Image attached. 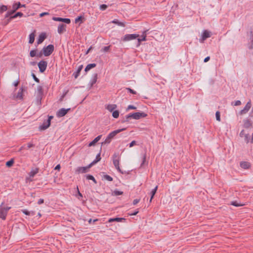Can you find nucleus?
I'll return each mask as SVG.
<instances>
[{
    "instance_id": "63",
    "label": "nucleus",
    "mask_w": 253,
    "mask_h": 253,
    "mask_svg": "<svg viewBox=\"0 0 253 253\" xmlns=\"http://www.w3.org/2000/svg\"><path fill=\"white\" fill-rule=\"evenodd\" d=\"M138 213V210H136L134 212L130 213L129 214L131 215H135Z\"/></svg>"
},
{
    "instance_id": "59",
    "label": "nucleus",
    "mask_w": 253,
    "mask_h": 253,
    "mask_svg": "<svg viewBox=\"0 0 253 253\" xmlns=\"http://www.w3.org/2000/svg\"><path fill=\"white\" fill-rule=\"evenodd\" d=\"M241 104V102L240 100H237L234 103V105L239 106Z\"/></svg>"
},
{
    "instance_id": "11",
    "label": "nucleus",
    "mask_w": 253,
    "mask_h": 253,
    "mask_svg": "<svg viewBox=\"0 0 253 253\" xmlns=\"http://www.w3.org/2000/svg\"><path fill=\"white\" fill-rule=\"evenodd\" d=\"M23 16V13L21 12H18L14 14H12L9 16L7 19V23H9L11 20L17 18V17H21Z\"/></svg>"
},
{
    "instance_id": "28",
    "label": "nucleus",
    "mask_w": 253,
    "mask_h": 253,
    "mask_svg": "<svg viewBox=\"0 0 253 253\" xmlns=\"http://www.w3.org/2000/svg\"><path fill=\"white\" fill-rule=\"evenodd\" d=\"M43 95L36 94V103L38 105L41 104V101L43 97Z\"/></svg>"
},
{
    "instance_id": "44",
    "label": "nucleus",
    "mask_w": 253,
    "mask_h": 253,
    "mask_svg": "<svg viewBox=\"0 0 253 253\" xmlns=\"http://www.w3.org/2000/svg\"><path fill=\"white\" fill-rule=\"evenodd\" d=\"M108 8V5L105 4H102L100 5L99 9L101 11L105 10Z\"/></svg>"
},
{
    "instance_id": "37",
    "label": "nucleus",
    "mask_w": 253,
    "mask_h": 253,
    "mask_svg": "<svg viewBox=\"0 0 253 253\" xmlns=\"http://www.w3.org/2000/svg\"><path fill=\"white\" fill-rule=\"evenodd\" d=\"M63 117V108L60 109L56 113V117L61 118Z\"/></svg>"
},
{
    "instance_id": "60",
    "label": "nucleus",
    "mask_w": 253,
    "mask_h": 253,
    "mask_svg": "<svg viewBox=\"0 0 253 253\" xmlns=\"http://www.w3.org/2000/svg\"><path fill=\"white\" fill-rule=\"evenodd\" d=\"M130 119H135L134 113L128 114Z\"/></svg>"
},
{
    "instance_id": "54",
    "label": "nucleus",
    "mask_w": 253,
    "mask_h": 253,
    "mask_svg": "<svg viewBox=\"0 0 253 253\" xmlns=\"http://www.w3.org/2000/svg\"><path fill=\"white\" fill-rule=\"evenodd\" d=\"M22 211L25 215H29L30 214V211H28L27 210H22Z\"/></svg>"
},
{
    "instance_id": "9",
    "label": "nucleus",
    "mask_w": 253,
    "mask_h": 253,
    "mask_svg": "<svg viewBox=\"0 0 253 253\" xmlns=\"http://www.w3.org/2000/svg\"><path fill=\"white\" fill-rule=\"evenodd\" d=\"M93 166L91 165V163H90L88 166L86 167H78L77 168V171L79 173H85L88 171L89 169L92 167Z\"/></svg>"
},
{
    "instance_id": "51",
    "label": "nucleus",
    "mask_w": 253,
    "mask_h": 253,
    "mask_svg": "<svg viewBox=\"0 0 253 253\" xmlns=\"http://www.w3.org/2000/svg\"><path fill=\"white\" fill-rule=\"evenodd\" d=\"M136 109V107L132 105H129L127 106V108L126 109V111H128L129 110H135Z\"/></svg>"
},
{
    "instance_id": "62",
    "label": "nucleus",
    "mask_w": 253,
    "mask_h": 253,
    "mask_svg": "<svg viewBox=\"0 0 253 253\" xmlns=\"http://www.w3.org/2000/svg\"><path fill=\"white\" fill-rule=\"evenodd\" d=\"M93 49L92 46H90L88 49L86 51L85 54H87Z\"/></svg>"
},
{
    "instance_id": "40",
    "label": "nucleus",
    "mask_w": 253,
    "mask_h": 253,
    "mask_svg": "<svg viewBox=\"0 0 253 253\" xmlns=\"http://www.w3.org/2000/svg\"><path fill=\"white\" fill-rule=\"evenodd\" d=\"M130 120V119L129 118V115L127 114L124 117V118L122 120L121 122L122 123L128 122Z\"/></svg>"
},
{
    "instance_id": "50",
    "label": "nucleus",
    "mask_w": 253,
    "mask_h": 253,
    "mask_svg": "<svg viewBox=\"0 0 253 253\" xmlns=\"http://www.w3.org/2000/svg\"><path fill=\"white\" fill-rule=\"evenodd\" d=\"M110 46H106L103 47L102 48L101 50L103 52H108L110 50Z\"/></svg>"
},
{
    "instance_id": "46",
    "label": "nucleus",
    "mask_w": 253,
    "mask_h": 253,
    "mask_svg": "<svg viewBox=\"0 0 253 253\" xmlns=\"http://www.w3.org/2000/svg\"><path fill=\"white\" fill-rule=\"evenodd\" d=\"M37 49L32 50L30 52V55L32 57H34L36 56Z\"/></svg>"
},
{
    "instance_id": "43",
    "label": "nucleus",
    "mask_w": 253,
    "mask_h": 253,
    "mask_svg": "<svg viewBox=\"0 0 253 253\" xmlns=\"http://www.w3.org/2000/svg\"><path fill=\"white\" fill-rule=\"evenodd\" d=\"M63 32V23H61L58 26V32L61 34Z\"/></svg>"
},
{
    "instance_id": "57",
    "label": "nucleus",
    "mask_w": 253,
    "mask_h": 253,
    "mask_svg": "<svg viewBox=\"0 0 253 253\" xmlns=\"http://www.w3.org/2000/svg\"><path fill=\"white\" fill-rule=\"evenodd\" d=\"M97 221H98V219H95L92 220V219L90 218L88 220V223L89 224L94 223L95 222H96Z\"/></svg>"
},
{
    "instance_id": "39",
    "label": "nucleus",
    "mask_w": 253,
    "mask_h": 253,
    "mask_svg": "<svg viewBox=\"0 0 253 253\" xmlns=\"http://www.w3.org/2000/svg\"><path fill=\"white\" fill-rule=\"evenodd\" d=\"M112 113V116L114 118L117 119L119 117V114H120V112L119 110H114Z\"/></svg>"
},
{
    "instance_id": "1",
    "label": "nucleus",
    "mask_w": 253,
    "mask_h": 253,
    "mask_svg": "<svg viewBox=\"0 0 253 253\" xmlns=\"http://www.w3.org/2000/svg\"><path fill=\"white\" fill-rule=\"evenodd\" d=\"M126 128H123L121 129H118L115 130H114L110 132L107 136L105 140L101 143V145H105V144H109L112 139L119 133L126 130Z\"/></svg>"
},
{
    "instance_id": "53",
    "label": "nucleus",
    "mask_w": 253,
    "mask_h": 253,
    "mask_svg": "<svg viewBox=\"0 0 253 253\" xmlns=\"http://www.w3.org/2000/svg\"><path fill=\"white\" fill-rule=\"evenodd\" d=\"M32 76L35 82H36L37 83H40V80L36 77V76L34 73L32 74Z\"/></svg>"
},
{
    "instance_id": "2",
    "label": "nucleus",
    "mask_w": 253,
    "mask_h": 253,
    "mask_svg": "<svg viewBox=\"0 0 253 253\" xmlns=\"http://www.w3.org/2000/svg\"><path fill=\"white\" fill-rule=\"evenodd\" d=\"M21 7H26L25 4H22L20 2H15L12 5V10L8 11L5 15V18H8L11 15L14 14L16 10Z\"/></svg>"
},
{
    "instance_id": "42",
    "label": "nucleus",
    "mask_w": 253,
    "mask_h": 253,
    "mask_svg": "<svg viewBox=\"0 0 253 253\" xmlns=\"http://www.w3.org/2000/svg\"><path fill=\"white\" fill-rule=\"evenodd\" d=\"M123 194V192L115 189L113 192V195L115 196H120Z\"/></svg>"
},
{
    "instance_id": "12",
    "label": "nucleus",
    "mask_w": 253,
    "mask_h": 253,
    "mask_svg": "<svg viewBox=\"0 0 253 253\" xmlns=\"http://www.w3.org/2000/svg\"><path fill=\"white\" fill-rule=\"evenodd\" d=\"M98 74L97 73L93 74L92 78L88 84L89 88H91L97 82Z\"/></svg>"
},
{
    "instance_id": "35",
    "label": "nucleus",
    "mask_w": 253,
    "mask_h": 253,
    "mask_svg": "<svg viewBox=\"0 0 253 253\" xmlns=\"http://www.w3.org/2000/svg\"><path fill=\"white\" fill-rule=\"evenodd\" d=\"M37 94L43 95V87L42 85L37 86Z\"/></svg>"
},
{
    "instance_id": "33",
    "label": "nucleus",
    "mask_w": 253,
    "mask_h": 253,
    "mask_svg": "<svg viewBox=\"0 0 253 253\" xmlns=\"http://www.w3.org/2000/svg\"><path fill=\"white\" fill-rule=\"evenodd\" d=\"M230 205H232L233 206L236 207H241V206H243L244 205V204L239 203L237 201H233L231 202Z\"/></svg>"
},
{
    "instance_id": "5",
    "label": "nucleus",
    "mask_w": 253,
    "mask_h": 253,
    "mask_svg": "<svg viewBox=\"0 0 253 253\" xmlns=\"http://www.w3.org/2000/svg\"><path fill=\"white\" fill-rule=\"evenodd\" d=\"M54 50V45L53 44H49L46 46L43 47L42 48L43 54L45 56H49Z\"/></svg>"
},
{
    "instance_id": "8",
    "label": "nucleus",
    "mask_w": 253,
    "mask_h": 253,
    "mask_svg": "<svg viewBox=\"0 0 253 253\" xmlns=\"http://www.w3.org/2000/svg\"><path fill=\"white\" fill-rule=\"evenodd\" d=\"M38 65L39 68L40 72L43 73L46 69L47 63L45 61L42 60L38 63Z\"/></svg>"
},
{
    "instance_id": "34",
    "label": "nucleus",
    "mask_w": 253,
    "mask_h": 253,
    "mask_svg": "<svg viewBox=\"0 0 253 253\" xmlns=\"http://www.w3.org/2000/svg\"><path fill=\"white\" fill-rule=\"evenodd\" d=\"M85 177L86 179L92 180L94 183H97V181L93 175L88 174L85 175Z\"/></svg>"
},
{
    "instance_id": "10",
    "label": "nucleus",
    "mask_w": 253,
    "mask_h": 253,
    "mask_svg": "<svg viewBox=\"0 0 253 253\" xmlns=\"http://www.w3.org/2000/svg\"><path fill=\"white\" fill-rule=\"evenodd\" d=\"M250 42L248 44V48L249 50V53H252L253 55V32L251 31L250 32Z\"/></svg>"
},
{
    "instance_id": "17",
    "label": "nucleus",
    "mask_w": 253,
    "mask_h": 253,
    "mask_svg": "<svg viewBox=\"0 0 253 253\" xmlns=\"http://www.w3.org/2000/svg\"><path fill=\"white\" fill-rule=\"evenodd\" d=\"M102 137V135H99L97 136L96 137H95L92 141L89 142L88 144V146H94L96 143H97L101 139Z\"/></svg>"
},
{
    "instance_id": "38",
    "label": "nucleus",
    "mask_w": 253,
    "mask_h": 253,
    "mask_svg": "<svg viewBox=\"0 0 253 253\" xmlns=\"http://www.w3.org/2000/svg\"><path fill=\"white\" fill-rule=\"evenodd\" d=\"M77 193L75 195L76 197L79 199L81 200V198H83V194L80 192L78 187H77Z\"/></svg>"
},
{
    "instance_id": "13",
    "label": "nucleus",
    "mask_w": 253,
    "mask_h": 253,
    "mask_svg": "<svg viewBox=\"0 0 253 253\" xmlns=\"http://www.w3.org/2000/svg\"><path fill=\"white\" fill-rule=\"evenodd\" d=\"M134 116L135 120H139L141 118L147 117V114L143 112H135Z\"/></svg>"
},
{
    "instance_id": "22",
    "label": "nucleus",
    "mask_w": 253,
    "mask_h": 253,
    "mask_svg": "<svg viewBox=\"0 0 253 253\" xmlns=\"http://www.w3.org/2000/svg\"><path fill=\"white\" fill-rule=\"evenodd\" d=\"M84 20V18L83 16L80 15L75 18V23L77 24L79 23V25L83 23Z\"/></svg>"
},
{
    "instance_id": "23",
    "label": "nucleus",
    "mask_w": 253,
    "mask_h": 253,
    "mask_svg": "<svg viewBox=\"0 0 253 253\" xmlns=\"http://www.w3.org/2000/svg\"><path fill=\"white\" fill-rule=\"evenodd\" d=\"M158 190V186H156L154 189L152 190L150 192V199L149 200V203H151L152 199L154 198L155 195L156 194L157 191Z\"/></svg>"
},
{
    "instance_id": "48",
    "label": "nucleus",
    "mask_w": 253,
    "mask_h": 253,
    "mask_svg": "<svg viewBox=\"0 0 253 253\" xmlns=\"http://www.w3.org/2000/svg\"><path fill=\"white\" fill-rule=\"evenodd\" d=\"M215 118L217 121H220V114L219 111H216L215 113Z\"/></svg>"
},
{
    "instance_id": "36",
    "label": "nucleus",
    "mask_w": 253,
    "mask_h": 253,
    "mask_svg": "<svg viewBox=\"0 0 253 253\" xmlns=\"http://www.w3.org/2000/svg\"><path fill=\"white\" fill-rule=\"evenodd\" d=\"M14 163V159H11L9 161L6 162L5 166L8 168H10L13 165Z\"/></svg>"
},
{
    "instance_id": "26",
    "label": "nucleus",
    "mask_w": 253,
    "mask_h": 253,
    "mask_svg": "<svg viewBox=\"0 0 253 253\" xmlns=\"http://www.w3.org/2000/svg\"><path fill=\"white\" fill-rule=\"evenodd\" d=\"M147 163H146V153L145 152L142 154V161L140 164V167H143L145 165H147Z\"/></svg>"
},
{
    "instance_id": "16",
    "label": "nucleus",
    "mask_w": 253,
    "mask_h": 253,
    "mask_svg": "<svg viewBox=\"0 0 253 253\" xmlns=\"http://www.w3.org/2000/svg\"><path fill=\"white\" fill-rule=\"evenodd\" d=\"M50 125V123L49 121H44L42 124L39 126V129L41 130H43L47 129Z\"/></svg>"
},
{
    "instance_id": "6",
    "label": "nucleus",
    "mask_w": 253,
    "mask_h": 253,
    "mask_svg": "<svg viewBox=\"0 0 253 253\" xmlns=\"http://www.w3.org/2000/svg\"><path fill=\"white\" fill-rule=\"evenodd\" d=\"M3 203L0 205V218L5 219L8 210L11 208L9 207H2Z\"/></svg>"
},
{
    "instance_id": "41",
    "label": "nucleus",
    "mask_w": 253,
    "mask_h": 253,
    "mask_svg": "<svg viewBox=\"0 0 253 253\" xmlns=\"http://www.w3.org/2000/svg\"><path fill=\"white\" fill-rule=\"evenodd\" d=\"M7 10V6L5 5H2L0 6V13H2Z\"/></svg>"
},
{
    "instance_id": "4",
    "label": "nucleus",
    "mask_w": 253,
    "mask_h": 253,
    "mask_svg": "<svg viewBox=\"0 0 253 253\" xmlns=\"http://www.w3.org/2000/svg\"><path fill=\"white\" fill-rule=\"evenodd\" d=\"M139 37V35L136 34H126L121 38V41L124 42H128L135 40Z\"/></svg>"
},
{
    "instance_id": "29",
    "label": "nucleus",
    "mask_w": 253,
    "mask_h": 253,
    "mask_svg": "<svg viewBox=\"0 0 253 253\" xmlns=\"http://www.w3.org/2000/svg\"><path fill=\"white\" fill-rule=\"evenodd\" d=\"M111 23L117 24L119 26L125 27V23L119 21L118 19H115L113 21H112Z\"/></svg>"
},
{
    "instance_id": "3",
    "label": "nucleus",
    "mask_w": 253,
    "mask_h": 253,
    "mask_svg": "<svg viewBox=\"0 0 253 253\" xmlns=\"http://www.w3.org/2000/svg\"><path fill=\"white\" fill-rule=\"evenodd\" d=\"M113 164L116 168V169L118 170L119 172L122 174H126L128 173V172H126V171H123L119 167V153H115L113 155Z\"/></svg>"
},
{
    "instance_id": "25",
    "label": "nucleus",
    "mask_w": 253,
    "mask_h": 253,
    "mask_svg": "<svg viewBox=\"0 0 253 253\" xmlns=\"http://www.w3.org/2000/svg\"><path fill=\"white\" fill-rule=\"evenodd\" d=\"M101 158L100 157V152L97 154L96 156L95 160H94L91 163V165L92 166L94 165L96 163H97L98 162H99L101 160Z\"/></svg>"
},
{
    "instance_id": "58",
    "label": "nucleus",
    "mask_w": 253,
    "mask_h": 253,
    "mask_svg": "<svg viewBox=\"0 0 253 253\" xmlns=\"http://www.w3.org/2000/svg\"><path fill=\"white\" fill-rule=\"evenodd\" d=\"M140 201V199H134L133 201V205H136L137 203H138Z\"/></svg>"
},
{
    "instance_id": "21",
    "label": "nucleus",
    "mask_w": 253,
    "mask_h": 253,
    "mask_svg": "<svg viewBox=\"0 0 253 253\" xmlns=\"http://www.w3.org/2000/svg\"><path fill=\"white\" fill-rule=\"evenodd\" d=\"M39 168H33L31 169V171L29 172V175L30 177H34L35 175L39 172Z\"/></svg>"
},
{
    "instance_id": "15",
    "label": "nucleus",
    "mask_w": 253,
    "mask_h": 253,
    "mask_svg": "<svg viewBox=\"0 0 253 253\" xmlns=\"http://www.w3.org/2000/svg\"><path fill=\"white\" fill-rule=\"evenodd\" d=\"M46 34L45 33H42L39 36V38L37 41V43L38 44L42 43L44 40L46 38Z\"/></svg>"
},
{
    "instance_id": "61",
    "label": "nucleus",
    "mask_w": 253,
    "mask_h": 253,
    "mask_svg": "<svg viewBox=\"0 0 253 253\" xmlns=\"http://www.w3.org/2000/svg\"><path fill=\"white\" fill-rule=\"evenodd\" d=\"M17 98H22V92H18L17 95Z\"/></svg>"
},
{
    "instance_id": "55",
    "label": "nucleus",
    "mask_w": 253,
    "mask_h": 253,
    "mask_svg": "<svg viewBox=\"0 0 253 253\" xmlns=\"http://www.w3.org/2000/svg\"><path fill=\"white\" fill-rule=\"evenodd\" d=\"M136 144V141H135V140H133L129 144V147H133V146H134Z\"/></svg>"
},
{
    "instance_id": "31",
    "label": "nucleus",
    "mask_w": 253,
    "mask_h": 253,
    "mask_svg": "<svg viewBox=\"0 0 253 253\" xmlns=\"http://www.w3.org/2000/svg\"><path fill=\"white\" fill-rule=\"evenodd\" d=\"M252 126V123L249 119L244 120V127L245 128H249Z\"/></svg>"
},
{
    "instance_id": "18",
    "label": "nucleus",
    "mask_w": 253,
    "mask_h": 253,
    "mask_svg": "<svg viewBox=\"0 0 253 253\" xmlns=\"http://www.w3.org/2000/svg\"><path fill=\"white\" fill-rule=\"evenodd\" d=\"M83 68V65H80L78 67L77 70L73 73V76H74L75 79H77L79 76L80 73H81V71L82 70Z\"/></svg>"
},
{
    "instance_id": "64",
    "label": "nucleus",
    "mask_w": 253,
    "mask_h": 253,
    "mask_svg": "<svg viewBox=\"0 0 253 253\" xmlns=\"http://www.w3.org/2000/svg\"><path fill=\"white\" fill-rule=\"evenodd\" d=\"M44 202V200L43 199H40L39 201H38V204L39 205H41L42 204H43Z\"/></svg>"
},
{
    "instance_id": "49",
    "label": "nucleus",
    "mask_w": 253,
    "mask_h": 253,
    "mask_svg": "<svg viewBox=\"0 0 253 253\" xmlns=\"http://www.w3.org/2000/svg\"><path fill=\"white\" fill-rule=\"evenodd\" d=\"M126 89L130 93L132 94H136V92L133 89L129 88V87H126Z\"/></svg>"
},
{
    "instance_id": "27",
    "label": "nucleus",
    "mask_w": 253,
    "mask_h": 253,
    "mask_svg": "<svg viewBox=\"0 0 253 253\" xmlns=\"http://www.w3.org/2000/svg\"><path fill=\"white\" fill-rule=\"evenodd\" d=\"M117 107V105L116 104H109L107 105L106 108L110 112H112L115 110Z\"/></svg>"
},
{
    "instance_id": "47",
    "label": "nucleus",
    "mask_w": 253,
    "mask_h": 253,
    "mask_svg": "<svg viewBox=\"0 0 253 253\" xmlns=\"http://www.w3.org/2000/svg\"><path fill=\"white\" fill-rule=\"evenodd\" d=\"M52 19L54 21H60V22H63V18H62V17H53Z\"/></svg>"
},
{
    "instance_id": "52",
    "label": "nucleus",
    "mask_w": 253,
    "mask_h": 253,
    "mask_svg": "<svg viewBox=\"0 0 253 253\" xmlns=\"http://www.w3.org/2000/svg\"><path fill=\"white\" fill-rule=\"evenodd\" d=\"M245 142L248 143L249 142L250 140V135L249 134H246L245 135Z\"/></svg>"
},
{
    "instance_id": "14",
    "label": "nucleus",
    "mask_w": 253,
    "mask_h": 253,
    "mask_svg": "<svg viewBox=\"0 0 253 253\" xmlns=\"http://www.w3.org/2000/svg\"><path fill=\"white\" fill-rule=\"evenodd\" d=\"M251 101H250L246 104V106L244 107L243 109L240 111V114L241 115L246 114L251 108Z\"/></svg>"
},
{
    "instance_id": "24",
    "label": "nucleus",
    "mask_w": 253,
    "mask_h": 253,
    "mask_svg": "<svg viewBox=\"0 0 253 253\" xmlns=\"http://www.w3.org/2000/svg\"><path fill=\"white\" fill-rule=\"evenodd\" d=\"M96 66V64L95 63H90L85 67L84 69V71L85 73L88 72L89 70H90L91 69L95 67Z\"/></svg>"
},
{
    "instance_id": "19",
    "label": "nucleus",
    "mask_w": 253,
    "mask_h": 253,
    "mask_svg": "<svg viewBox=\"0 0 253 253\" xmlns=\"http://www.w3.org/2000/svg\"><path fill=\"white\" fill-rule=\"evenodd\" d=\"M240 167L245 169H248L251 167V164L248 162L243 161L240 163Z\"/></svg>"
},
{
    "instance_id": "45",
    "label": "nucleus",
    "mask_w": 253,
    "mask_h": 253,
    "mask_svg": "<svg viewBox=\"0 0 253 253\" xmlns=\"http://www.w3.org/2000/svg\"><path fill=\"white\" fill-rule=\"evenodd\" d=\"M103 177L105 180H107L109 181H112L113 180V178L108 174L104 175Z\"/></svg>"
},
{
    "instance_id": "56",
    "label": "nucleus",
    "mask_w": 253,
    "mask_h": 253,
    "mask_svg": "<svg viewBox=\"0 0 253 253\" xmlns=\"http://www.w3.org/2000/svg\"><path fill=\"white\" fill-rule=\"evenodd\" d=\"M71 22V20L68 18H64V23L65 24H70Z\"/></svg>"
},
{
    "instance_id": "20",
    "label": "nucleus",
    "mask_w": 253,
    "mask_h": 253,
    "mask_svg": "<svg viewBox=\"0 0 253 253\" xmlns=\"http://www.w3.org/2000/svg\"><path fill=\"white\" fill-rule=\"evenodd\" d=\"M126 219L123 217H115V218H110L108 220V222H122L123 220H125Z\"/></svg>"
},
{
    "instance_id": "32",
    "label": "nucleus",
    "mask_w": 253,
    "mask_h": 253,
    "mask_svg": "<svg viewBox=\"0 0 253 253\" xmlns=\"http://www.w3.org/2000/svg\"><path fill=\"white\" fill-rule=\"evenodd\" d=\"M35 33H32L29 35V43L30 44H32L34 43L35 41Z\"/></svg>"
},
{
    "instance_id": "30",
    "label": "nucleus",
    "mask_w": 253,
    "mask_h": 253,
    "mask_svg": "<svg viewBox=\"0 0 253 253\" xmlns=\"http://www.w3.org/2000/svg\"><path fill=\"white\" fill-rule=\"evenodd\" d=\"M145 34L143 33V35L141 36V38H137V41H138V45H139L141 42L146 41V32H144Z\"/></svg>"
},
{
    "instance_id": "7",
    "label": "nucleus",
    "mask_w": 253,
    "mask_h": 253,
    "mask_svg": "<svg viewBox=\"0 0 253 253\" xmlns=\"http://www.w3.org/2000/svg\"><path fill=\"white\" fill-rule=\"evenodd\" d=\"M211 33L207 30H204L202 33L201 38L199 39V42L203 43L207 39L211 37Z\"/></svg>"
}]
</instances>
